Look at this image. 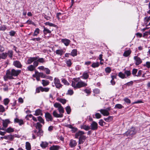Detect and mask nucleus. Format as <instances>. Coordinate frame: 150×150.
I'll use <instances>...</instances> for the list:
<instances>
[{
	"mask_svg": "<svg viewBox=\"0 0 150 150\" xmlns=\"http://www.w3.org/2000/svg\"><path fill=\"white\" fill-rule=\"evenodd\" d=\"M74 93L73 91L71 89L69 90L67 92V94L69 95H71Z\"/></svg>",
	"mask_w": 150,
	"mask_h": 150,
	"instance_id": "63",
	"label": "nucleus"
},
{
	"mask_svg": "<svg viewBox=\"0 0 150 150\" xmlns=\"http://www.w3.org/2000/svg\"><path fill=\"white\" fill-rule=\"evenodd\" d=\"M150 21V19L148 18V17H146L144 19V23L145 24H147L148 22Z\"/></svg>",
	"mask_w": 150,
	"mask_h": 150,
	"instance_id": "55",
	"label": "nucleus"
},
{
	"mask_svg": "<svg viewBox=\"0 0 150 150\" xmlns=\"http://www.w3.org/2000/svg\"><path fill=\"white\" fill-rule=\"evenodd\" d=\"M14 122H15L18 123L20 125H21L24 124V122L23 120L19 119L17 118L15 119Z\"/></svg>",
	"mask_w": 150,
	"mask_h": 150,
	"instance_id": "17",
	"label": "nucleus"
},
{
	"mask_svg": "<svg viewBox=\"0 0 150 150\" xmlns=\"http://www.w3.org/2000/svg\"><path fill=\"white\" fill-rule=\"evenodd\" d=\"M66 63L67 64V66L69 67H70L72 64L71 62V60L70 59H69L68 60H67L66 61Z\"/></svg>",
	"mask_w": 150,
	"mask_h": 150,
	"instance_id": "46",
	"label": "nucleus"
},
{
	"mask_svg": "<svg viewBox=\"0 0 150 150\" xmlns=\"http://www.w3.org/2000/svg\"><path fill=\"white\" fill-rule=\"evenodd\" d=\"M124 108V107L121 104H117L115 105L114 108L115 109H121Z\"/></svg>",
	"mask_w": 150,
	"mask_h": 150,
	"instance_id": "34",
	"label": "nucleus"
},
{
	"mask_svg": "<svg viewBox=\"0 0 150 150\" xmlns=\"http://www.w3.org/2000/svg\"><path fill=\"white\" fill-rule=\"evenodd\" d=\"M7 56V53H3L1 54H0V59H5Z\"/></svg>",
	"mask_w": 150,
	"mask_h": 150,
	"instance_id": "26",
	"label": "nucleus"
},
{
	"mask_svg": "<svg viewBox=\"0 0 150 150\" xmlns=\"http://www.w3.org/2000/svg\"><path fill=\"white\" fill-rule=\"evenodd\" d=\"M85 134V132L81 131H79L75 134V137L76 138H78L79 137H81Z\"/></svg>",
	"mask_w": 150,
	"mask_h": 150,
	"instance_id": "13",
	"label": "nucleus"
},
{
	"mask_svg": "<svg viewBox=\"0 0 150 150\" xmlns=\"http://www.w3.org/2000/svg\"><path fill=\"white\" fill-rule=\"evenodd\" d=\"M86 137L85 135H83L82 136L80 137L79 140V144H83L84 140L86 139Z\"/></svg>",
	"mask_w": 150,
	"mask_h": 150,
	"instance_id": "15",
	"label": "nucleus"
},
{
	"mask_svg": "<svg viewBox=\"0 0 150 150\" xmlns=\"http://www.w3.org/2000/svg\"><path fill=\"white\" fill-rule=\"evenodd\" d=\"M6 29V27L5 26L3 25L0 26V30H5Z\"/></svg>",
	"mask_w": 150,
	"mask_h": 150,
	"instance_id": "61",
	"label": "nucleus"
},
{
	"mask_svg": "<svg viewBox=\"0 0 150 150\" xmlns=\"http://www.w3.org/2000/svg\"><path fill=\"white\" fill-rule=\"evenodd\" d=\"M88 72H89L87 71H85L83 73L82 76H81L82 78L85 79H87L89 76Z\"/></svg>",
	"mask_w": 150,
	"mask_h": 150,
	"instance_id": "16",
	"label": "nucleus"
},
{
	"mask_svg": "<svg viewBox=\"0 0 150 150\" xmlns=\"http://www.w3.org/2000/svg\"><path fill=\"white\" fill-rule=\"evenodd\" d=\"M136 133L134 128L132 127L126 132L125 134V135H126L127 136H129V137H132Z\"/></svg>",
	"mask_w": 150,
	"mask_h": 150,
	"instance_id": "4",
	"label": "nucleus"
},
{
	"mask_svg": "<svg viewBox=\"0 0 150 150\" xmlns=\"http://www.w3.org/2000/svg\"><path fill=\"white\" fill-rule=\"evenodd\" d=\"M48 144V143L46 142H42L40 144V146L42 148H44L47 147Z\"/></svg>",
	"mask_w": 150,
	"mask_h": 150,
	"instance_id": "32",
	"label": "nucleus"
},
{
	"mask_svg": "<svg viewBox=\"0 0 150 150\" xmlns=\"http://www.w3.org/2000/svg\"><path fill=\"white\" fill-rule=\"evenodd\" d=\"M42 127V125L39 122H38L36 123V127L38 129H41Z\"/></svg>",
	"mask_w": 150,
	"mask_h": 150,
	"instance_id": "47",
	"label": "nucleus"
},
{
	"mask_svg": "<svg viewBox=\"0 0 150 150\" xmlns=\"http://www.w3.org/2000/svg\"><path fill=\"white\" fill-rule=\"evenodd\" d=\"M105 71L107 73H109L111 71V69L109 67H107L105 69Z\"/></svg>",
	"mask_w": 150,
	"mask_h": 150,
	"instance_id": "57",
	"label": "nucleus"
},
{
	"mask_svg": "<svg viewBox=\"0 0 150 150\" xmlns=\"http://www.w3.org/2000/svg\"><path fill=\"white\" fill-rule=\"evenodd\" d=\"M61 40L62 42L66 46H68L71 42L69 40L66 38L62 39Z\"/></svg>",
	"mask_w": 150,
	"mask_h": 150,
	"instance_id": "12",
	"label": "nucleus"
},
{
	"mask_svg": "<svg viewBox=\"0 0 150 150\" xmlns=\"http://www.w3.org/2000/svg\"><path fill=\"white\" fill-rule=\"evenodd\" d=\"M7 74V71H6V75L5 76H4V80L5 81H6L8 79H11L10 77H9L8 76V75Z\"/></svg>",
	"mask_w": 150,
	"mask_h": 150,
	"instance_id": "52",
	"label": "nucleus"
},
{
	"mask_svg": "<svg viewBox=\"0 0 150 150\" xmlns=\"http://www.w3.org/2000/svg\"><path fill=\"white\" fill-rule=\"evenodd\" d=\"M110 110V108H108L105 109H101L98 110L104 116H107L109 115V111Z\"/></svg>",
	"mask_w": 150,
	"mask_h": 150,
	"instance_id": "5",
	"label": "nucleus"
},
{
	"mask_svg": "<svg viewBox=\"0 0 150 150\" xmlns=\"http://www.w3.org/2000/svg\"><path fill=\"white\" fill-rule=\"evenodd\" d=\"M43 132L42 129H38V131L37 132V136L40 137L43 135Z\"/></svg>",
	"mask_w": 150,
	"mask_h": 150,
	"instance_id": "37",
	"label": "nucleus"
},
{
	"mask_svg": "<svg viewBox=\"0 0 150 150\" xmlns=\"http://www.w3.org/2000/svg\"><path fill=\"white\" fill-rule=\"evenodd\" d=\"M45 25H49L50 26L56 27V25L52 23H50L49 22H46L45 23Z\"/></svg>",
	"mask_w": 150,
	"mask_h": 150,
	"instance_id": "45",
	"label": "nucleus"
},
{
	"mask_svg": "<svg viewBox=\"0 0 150 150\" xmlns=\"http://www.w3.org/2000/svg\"><path fill=\"white\" fill-rule=\"evenodd\" d=\"M45 117L46 120L47 122L52 121L53 120V117L52 115L49 112H47L45 113Z\"/></svg>",
	"mask_w": 150,
	"mask_h": 150,
	"instance_id": "9",
	"label": "nucleus"
},
{
	"mask_svg": "<svg viewBox=\"0 0 150 150\" xmlns=\"http://www.w3.org/2000/svg\"><path fill=\"white\" fill-rule=\"evenodd\" d=\"M44 30H43V32L44 35H46L47 33H51V31L50 30L48 29L47 28L43 27Z\"/></svg>",
	"mask_w": 150,
	"mask_h": 150,
	"instance_id": "24",
	"label": "nucleus"
},
{
	"mask_svg": "<svg viewBox=\"0 0 150 150\" xmlns=\"http://www.w3.org/2000/svg\"><path fill=\"white\" fill-rule=\"evenodd\" d=\"M40 30L38 28H37L35 30L33 35V36H37L39 33Z\"/></svg>",
	"mask_w": 150,
	"mask_h": 150,
	"instance_id": "28",
	"label": "nucleus"
},
{
	"mask_svg": "<svg viewBox=\"0 0 150 150\" xmlns=\"http://www.w3.org/2000/svg\"><path fill=\"white\" fill-rule=\"evenodd\" d=\"M54 106L55 108H57L59 113H58L56 110H54L52 114L53 116L57 118L62 117L63 116V114L64 112L63 107L61 105L58 103H56L54 104Z\"/></svg>",
	"mask_w": 150,
	"mask_h": 150,
	"instance_id": "2",
	"label": "nucleus"
},
{
	"mask_svg": "<svg viewBox=\"0 0 150 150\" xmlns=\"http://www.w3.org/2000/svg\"><path fill=\"white\" fill-rule=\"evenodd\" d=\"M77 51L76 49H74L71 52L70 55L73 57L76 56L77 55Z\"/></svg>",
	"mask_w": 150,
	"mask_h": 150,
	"instance_id": "27",
	"label": "nucleus"
},
{
	"mask_svg": "<svg viewBox=\"0 0 150 150\" xmlns=\"http://www.w3.org/2000/svg\"><path fill=\"white\" fill-rule=\"evenodd\" d=\"M124 73L125 75H126V77L127 78L130 76L131 74L130 71L129 70H125Z\"/></svg>",
	"mask_w": 150,
	"mask_h": 150,
	"instance_id": "40",
	"label": "nucleus"
},
{
	"mask_svg": "<svg viewBox=\"0 0 150 150\" xmlns=\"http://www.w3.org/2000/svg\"><path fill=\"white\" fill-rule=\"evenodd\" d=\"M55 52L56 54L61 56L63 54L64 52L63 50L61 49L57 50Z\"/></svg>",
	"mask_w": 150,
	"mask_h": 150,
	"instance_id": "29",
	"label": "nucleus"
},
{
	"mask_svg": "<svg viewBox=\"0 0 150 150\" xmlns=\"http://www.w3.org/2000/svg\"><path fill=\"white\" fill-rule=\"evenodd\" d=\"M42 83L43 86H46L49 84L50 82L48 80H42Z\"/></svg>",
	"mask_w": 150,
	"mask_h": 150,
	"instance_id": "23",
	"label": "nucleus"
},
{
	"mask_svg": "<svg viewBox=\"0 0 150 150\" xmlns=\"http://www.w3.org/2000/svg\"><path fill=\"white\" fill-rule=\"evenodd\" d=\"M25 147L27 150H30L31 149V145L28 142H26Z\"/></svg>",
	"mask_w": 150,
	"mask_h": 150,
	"instance_id": "36",
	"label": "nucleus"
},
{
	"mask_svg": "<svg viewBox=\"0 0 150 150\" xmlns=\"http://www.w3.org/2000/svg\"><path fill=\"white\" fill-rule=\"evenodd\" d=\"M38 119L40 123L44 125L45 123L44 120L42 117L40 116H39L38 117Z\"/></svg>",
	"mask_w": 150,
	"mask_h": 150,
	"instance_id": "39",
	"label": "nucleus"
},
{
	"mask_svg": "<svg viewBox=\"0 0 150 150\" xmlns=\"http://www.w3.org/2000/svg\"><path fill=\"white\" fill-rule=\"evenodd\" d=\"M104 123L105 124V123L102 119L100 120L99 122V124L101 126H103Z\"/></svg>",
	"mask_w": 150,
	"mask_h": 150,
	"instance_id": "56",
	"label": "nucleus"
},
{
	"mask_svg": "<svg viewBox=\"0 0 150 150\" xmlns=\"http://www.w3.org/2000/svg\"><path fill=\"white\" fill-rule=\"evenodd\" d=\"M58 100L63 104H65L66 102V100L64 99L59 98L58 99Z\"/></svg>",
	"mask_w": 150,
	"mask_h": 150,
	"instance_id": "49",
	"label": "nucleus"
},
{
	"mask_svg": "<svg viewBox=\"0 0 150 150\" xmlns=\"http://www.w3.org/2000/svg\"><path fill=\"white\" fill-rule=\"evenodd\" d=\"M90 129L93 130H96L98 128V124L95 121H93L91 124Z\"/></svg>",
	"mask_w": 150,
	"mask_h": 150,
	"instance_id": "8",
	"label": "nucleus"
},
{
	"mask_svg": "<svg viewBox=\"0 0 150 150\" xmlns=\"http://www.w3.org/2000/svg\"><path fill=\"white\" fill-rule=\"evenodd\" d=\"M77 144V143L76 141L71 139L70 140L69 145L71 147H75Z\"/></svg>",
	"mask_w": 150,
	"mask_h": 150,
	"instance_id": "18",
	"label": "nucleus"
},
{
	"mask_svg": "<svg viewBox=\"0 0 150 150\" xmlns=\"http://www.w3.org/2000/svg\"><path fill=\"white\" fill-rule=\"evenodd\" d=\"M35 68V67L33 65H30L27 67L28 70L30 71H33Z\"/></svg>",
	"mask_w": 150,
	"mask_h": 150,
	"instance_id": "30",
	"label": "nucleus"
},
{
	"mask_svg": "<svg viewBox=\"0 0 150 150\" xmlns=\"http://www.w3.org/2000/svg\"><path fill=\"white\" fill-rule=\"evenodd\" d=\"M124 100L125 102L127 103V104H129L131 103V101L130 100L127 98H125L124 99Z\"/></svg>",
	"mask_w": 150,
	"mask_h": 150,
	"instance_id": "53",
	"label": "nucleus"
},
{
	"mask_svg": "<svg viewBox=\"0 0 150 150\" xmlns=\"http://www.w3.org/2000/svg\"><path fill=\"white\" fill-rule=\"evenodd\" d=\"M144 66H146L147 68H150V62H147L146 63V64L144 65Z\"/></svg>",
	"mask_w": 150,
	"mask_h": 150,
	"instance_id": "58",
	"label": "nucleus"
},
{
	"mask_svg": "<svg viewBox=\"0 0 150 150\" xmlns=\"http://www.w3.org/2000/svg\"><path fill=\"white\" fill-rule=\"evenodd\" d=\"M13 64L16 67L19 68H21L22 66V65L21 64V63L18 61H14Z\"/></svg>",
	"mask_w": 150,
	"mask_h": 150,
	"instance_id": "11",
	"label": "nucleus"
},
{
	"mask_svg": "<svg viewBox=\"0 0 150 150\" xmlns=\"http://www.w3.org/2000/svg\"><path fill=\"white\" fill-rule=\"evenodd\" d=\"M41 91L42 92H47L49 91L50 90V88L46 87V88H43L41 86V87L40 88Z\"/></svg>",
	"mask_w": 150,
	"mask_h": 150,
	"instance_id": "38",
	"label": "nucleus"
},
{
	"mask_svg": "<svg viewBox=\"0 0 150 150\" xmlns=\"http://www.w3.org/2000/svg\"><path fill=\"white\" fill-rule=\"evenodd\" d=\"M80 127L81 129H84L86 131H88L90 129V127L88 125H81Z\"/></svg>",
	"mask_w": 150,
	"mask_h": 150,
	"instance_id": "19",
	"label": "nucleus"
},
{
	"mask_svg": "<svg viewBox=\"0 0 150 150\" xmlns=\"http://www.w3.org/2000/svg\"><path fill=\"white\" fill-rule=\"evenodd\" d=\"M138 70L136 69H133L132 71V74L134 76H136V74Z\"/></svg>",
	"mask_w": 150,
	"mask_h": 150,
	"instance_id": "51",
	"label": "nucleus"
},
{
	"mask_svg": "<svg viewBox=\"0 0 150 150\" xmlns=\"http://www.w3.org/2000/svg\"><path fill=\"white\" fill-rule=\"evenodd\" d=\"M39 57L38 56L35 57H30L28 58V59L27 61V64H30L32 63L35 61Z\"/></svg>",
	"mask_w": 150,
	"mask_h": 150,
	"instance_id": "10",
	"label": "nucleus"
},
{
	"mask_svg": "<svg viewBox=\"0 0 150 150\" xmlns=\"http://www.w3.org/2000/svg\"><path fill=\"white\" fill-rule=\"evenodd\" d=\"M6 132L8 133H10L13 132L14 130L13 128H12L11 127L8 128L7 129H5Z\"/></svg>",
	"mask_w": 150,
	"mask_h": 150,
	"instance_id": "43",
	"label": "nucleus"
},
{
	"mask_svg": "<svg viewBox=\"0 0 150 150\" xmlns=\"http://www.w3.org/2000/svg\"><path fill=\"white\" fill-rule=\"evenodd\" d=\"M62 82L65 85H68L69 84V83H68V81L66 80L65 79H63L62 80Z\"/></svg>",
	"mask_w": 150,
	"mask_h": 150,
	"instance_id": "60",
	"label": "nucleus"
},
{
	"mask_svg": "<svg viewBox=\"0 0 150 150\" xmlns=\"http://www.w3.org/2000/svg\"><path fill=\"white\" fill-rule=\"evenodd\" d=\"M7 74H8V76L11 79H13V76H17L21 73V70H16L13 69L11 70H8Z\"/></svg>",
	"mask_w": 150,
	"mask_h": 150,
	"instance_id": "3",
	"label": "nucleus"
},
{
	"mask_svg": "<svg viewBox=\"0 0 150 150\" xmlns=\"http://www.w3.org/2000/svg\"><path fill=\"white\" fill-rule=\"evenodd\" d=\"M38 61V62L41 63H44L45 62V61L44 59L42 58H40L38 59L37 60Z\"/></svg>",
	"mask_w": 150,
	"mask_h": 150,
	"instance_id": "50",
	"label": "nucleus"
},
{
	"mask_svg": "<svg viewBox=\"0 0 150 150\" xmlns=\"http://www.w3.org/2000/svg\"><path fill=\"white\" fill-rule=\"evenodd\" d=\"M149 35V38H150V30L148 31L145 32L143 34V37H147L148 35Z\"/></svg>",
	"mask_w": 150,
	"mask_h": 150,
	"instance_id": "41",
	"label": "nucleus"
},
{
	"mask_svg": "<svg viewBox=\"0 0 150 150\" xmlns=\"http://www.w3.org/2000/svg\"><path fill=\"white\" fill-rule=\"evenodd\" d=\"M33 64V65L34 66V67H35H35L38 65L39 64V62L37 60V61L35 60Z\"/></svg>",
	"mask_w": 150,
	"mask_h": 150,
	"instance_id": "62",
	"label": "nucleus"
},
{
	"mask_svg": "<svg viewBox=\"0 0 150 150\" xmlns=\"http://www.w3.org/2000/svg\"><path fill=\"white\" fill-rule=\"evenodd\" d=\"M10 102V100L8 98H6L4 99V103L5 105H7Z\"/></svg>",
	"mask_w": 150,
	"mask_h": 150,
	"instance_id": "48",
	"label": "nucleus"
},
{
	"mask_svg": "<svg viewBox=\"0 0 150 150\" xmlns=\"http://www.w3.org/2000/svg\"><path fill=\"white\" fill-rule=\"evenodd\" d=\"M71 82L72 87L75 89L84 87L87 86V84L81 81L79 78H74Z\"/></svg>",
	"mask_w": 150,
	"mask_h": 150,
	"instance_id": "1",
	"label": "nucleus"
},
{
	"mask_svg": "<svg viewBox=\"0 0 150 150\" xmlns=\"http://www.w3.org/2000/svg\"><path fill=\"white\" fill-rule=\"evenodd\" d=\"M3 127L5 129L8 126V124L10 122V121L8 119L2 120Z\"/></svg>",
	"mask_w": 150,
	"mask_h": 150,
	"instance_id": "14",
	"label": "nucleus"
},
{
	"mask_svg": "<svg viewBox=\"0 0 150 150\" xmlns=\"http://www.w3.org/2000/svg\"><path fill=\"white\" fill-rule=\"evenodd\" d=\"M112 117L111 116H109L107 118H104V120L105 121L107 122H110L112 120Z\"/></svg>",
	"mask_w": 150,
	"mask_h": 150,
	"instance_id": "35",
	"label": "nucleus"
},
{
	"mask_svg": "<svg viewBox=\"0 0 150 150\" xmlns=\"http://www.w3.org/2000/svg\"><path fill=\"white\" fill-rule=\"evenodd\" d=\"M34 115L36 116L39 115H42L43 114L41 110L40 109H37L35 111V113Z\"/></svg>",
	"mask_w": 150,
	"mask_h": 150,
	"instance_id": "20",
	"label": "nucleus"
},
{
	"mask_svg": "<svg viewBox=\"0 0 150 150\" xmlns=\"http://www.w3.org/2000/svg\"><path fill=\"white\" fill-rule=\"evenodd\" d=\"M4 138L6 139L12 140L14 138V137L12 135H8L4 137Z\"/></svg>",
	"mask_w": 150,
	"mask_h": 150,
	"instance_id": "25",
	"label": "nucleus"
},
{
	"mask_svg": "<svg viewBox=\"0 0 150 150\" xmlns=\"http://www.w3.org/2000/svg\"><path fill=\"white\" fill-rule=\"evenodd\" d=\"M54 85L57 88H59L62 86V85L60 83L59 80L58 78H54Z\"/></svg>",
	"mask_w": 150,
	"mask_h": 150,
	"instance_id": "6",
	"label": "nucleus"
},
{
	"mask_svg": "<svg viewBox=\"0 0 150 150\" xmlns=\"http://www.w3.org/2000/svg\"><path fill=\"white\" fill-rule=\"evenodd\" d=\"M99 66V63L98 62L93 63L91 66L93 68H95L98 67Z\"/></svg>",
	"mask_w": 150,
	"mask_h": 150,
	"instance_id": "33",
	"label": "nucleus"
},
{
	"mask_svg": "<svg viewBox=\"0 0 150 150\" xmlns=\"http://www.w3.org/2000/svg\"><path fill=\"white\" fill-rule=\"evenodd\" d=\"M60 146L58 145H53L49 148L50 150H58Z\"/></svg>",
	"mask_w": 150,
	"mask_h": 150,
	"instance_id": "22",
	"label": "nucleus"
},
{
	"mask_svg": "<svg viewBox=\"0 0 150 150\" xmlns=\"http://www.w3.org/2000/svg\"><path fill=\"white\" fill-rule=\"evenodd\" d=\"M134 59L135 61V64L136 65H138L141 64L142 62V60L141 59L137 56L134 57Z\"/></svg>",
	"mask_w": 150,
	"mask_h": 150,
	"instance_id": "7",
	"label": "nucleus"
},
{
	"mask_svg": "<svg viewBox=\"0 0 150 150\" xmlns=\"http://www.w3.org/2000/svg\"><path fill=\"white\" fill-rule=\"evenodd\" d=\"M118 76L119 77L121 78L122 79H124V78H126L127 77L126 76V75L124 73H123L122 72H120L119 73Z\"/></svg>",
	"mask_w": 150,
	"mask_h": 150,
	"instance_id": "31",
	"label": "nucleus"
},
{
	"mask_svg": "<svg viewBox=\"0 0 150 150\" xmlns=\"http://www.w3.org/2000/svg\"><path fill=\"white\" fill-rule=\"evenodd\" d=\"M96 117L97 119H99L101 117V115L98 113H96L95 114Z\"/></svg>",
	"mask_w": 150,
	"mask_h": 150,
	"instance_id": "59",
	"label": "nucleus"
},
{
	"mask_svg": "<svg viewBox=\"0 0 150 150\" xmlns=\"http://www.w3.org/2000/svg\"><path fill=\"white\" fill-rule=\"evenodd\" d=\"M68 114H69L71 112V110L70 107L69 106H67L65 108Z\"/></svg>",
	"mask_w": 150,
	"mask_h": 150,
	"instance_id": "42",
	"label": "nucleus"
},
{
	"mask_svg": "<svg viewBox=\"0 0 150 150\" xmlns=\"http://www.w3.org/2000/svg\"><path fill=\"white\" fill-rule=\"evenodd\" d=\"M131 51L130 50L125 51L123 54V56L125 57H127L131 53Z\"/></svg>",
	"mask_w": 150,
	"mask_h": 150,
	"instance_id": "21",
	"label": "nucleus"
},
{
	"mask_svg": "<svg viewBox=\"0 0 150 150\" xmlns=\"http://www.w3.org/2000/svg\"><path fill=\"white\" fill-rule=\"evenodd\" d=\"M26 23H27L28 24H32L33 25H35V23L33 22L32 20H28L26 22Z\"/></svg>",
	"mask_w": 150,
	"mask_h": 150,
	"instance_id": "54",
	"label": "nucleus"
},
{
	"mask_svg": "<svg viewBox=\"0 0 150 150\" xmlns=\"http://www.w3.org/2000/svg\"><path fill=\"white\" fill-rule=\"evenodd\" d=\"M7 53V55H8L10 58H12L13 55V52L12 50H9L8 51V53Z\"/></svg>",
	"mask_w": 150,
	"mask_h": 150,
	"instance_id": "44",
	"label": "nucleus"
},
{
	"mask_svg": "<svg viewBox=\"0 0 150 150\" xmlns=\"http://www.w3.org/2000/svg\"><path fill=\"white\" fill-rule=\"evenodd\" d=\"M133 81H131L125 84V85L128 86H132L133 85Z\"/></svg>",
	"mask_w": 150,
	"mask_h": 150,
	"instance_id": "64",
	"label": "nucleus"
}]
</instances>
